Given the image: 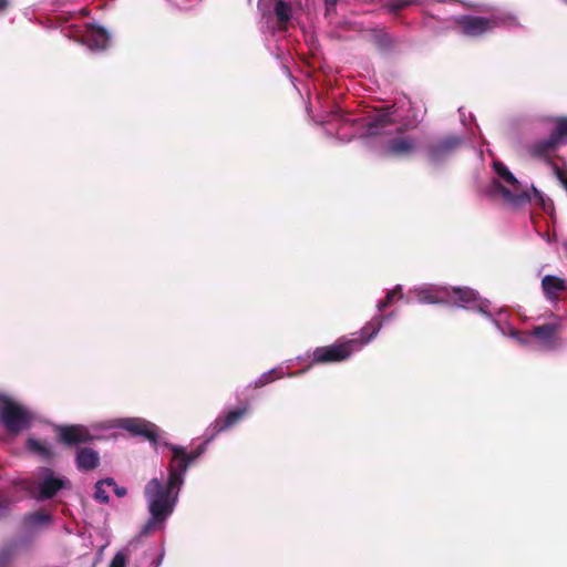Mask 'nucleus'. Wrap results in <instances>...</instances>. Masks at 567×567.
Instances as JSON below:
<instances>
[{
    "label": "nucleus",
    "mask_w": 567,
    "mask_h": 567,
    "mask_svg": "<svg viewBox=\"0 0 567 567\" xmlns=\"http://www.w3.org/2000/svg\"><path fill=\"white\" fill-rule=\"evenodd\" d=\"M181 487L179 485H171L169 480L165 484L157 477L148 481L144 489L151 513L146 528L162 524L168 518L176 506Z\"/></svg>",
    "instance_id": "nucleus-1"
},
{
    "label": "nucleus",
    "mask_w": 567,
    "mask_h": 567,
    "mask_svg": "<svg viewBox=\"0 0 567 567\" xmlns=\"http://www.w3.org/2000/svg\"><path fill=\"white\" fill-rule=\"evenodd\" d=\"M494 169L505 183L513 186V190L502 185L498 181H493L491 185L492 194H501L504 200L514 208H519L529 203V195L526 192L520 190L519 182L505 164L502 162H495Z\"/></svg>",
    "instance_id": "nucleus-2"
},
{
    "label": "nucleus",
    "mask_w": 567,
    "mask_h": 567,
    "mask_svg": "<svg viewBox=\"0 0 567 567\" xmlns=\"http://www.w3.org/2000/svg\"><path fill=\"white\" fill-rule=\"evenodd\" d=\"M362 348L359 339L340 338L334 343L317 347L311 354V364H330L348 360Z\"/></svg>",
    "instance_id": "nucleus-3"
},
{
    "label": "nucleus",
    "mask_w": 567,
    "mask_h": 567,
    "mask_svg": "<svg viewBox=\"0 0 567 567\" xmlns=\"http://www.w3.org/2000/svg\"><path fill=\"white\" fill-rule=\"evenodd\" d=\"M515 19L507 14H492L491 17L464 14L456 19L461 32L471 38H478L495 28L508 24Z\"/></svg>",
    "instance_id": "nucleus-4"
},
{
    "label": "nucleus",
    "mask_w": 567,
    "mask_h": 567,
    "mask_svg": "<svg viewBox=\"0 0 567 567\" xmlns=\"http://www.w3.org/2000/svg\"><path fill=\"white\" fill-rule=\"evenodd\" d=\"M31 414L22 405L0 393V422L11 434L20 433L30 424Z\"/></svg>",
    "instance_id": "nucleus-5"
},
{
    "label": "nucleus",
    "mask_w": 567,
    "mask_h": 567,
    "mask_svg": "<svg viewBox=\"0 0 567 567\" xmlns=\"http://www.w3.org/2000/svg\"><path fill=\"white\" fill-rule=\"evenodd\" d=\"M70 487L71 483L68 478L56 477L51 468H43L42 477L29 491L37 501L42 502L53 498L61 489Z\"/></svg>",
    "instance_id": "nucleus-6"
},
{
    "label": "nucleus",
    "mask_w": 567,
    "mask_h": 567,
    "mask_svg": "<svg viewBox=\"0 0 567 567\" xmlns=\"http://www.w3.org/2000/svg\"><path fill=\"white\" fill-rule=\"evenodd\" d=\"M559 147L560 145L549 135L545 138L532 142L526 147V153L530 158L537 162H543L551 168L553 164H557L555 158L566 163L563 157L556 155Z\"/></svg>",
    "instance_id": "nucleus-7"
},
{
    "label": "nucleus",
    "mask_w": 567,
    "mask_h": 567,
    "mask_svg": "<svg viewBox=\"0 0 567 567\" xmlns=\"http://www.w3.org/2000/svg\"><path fill=\"white\" fill-rule=\"evenodd\" d=\"M117 426L133 436H142L154 446L158 443L159 427L151 421L141 417H126L118 420Z\"/></svg>",
    "instance_id": "nucleus-8"
},
{
    "label": "nucleus",
    "mask_w": 567,
    "mask_h": 567,
    "mask_svg": "<svg viewBox=\"0 0 567 567\" xmlns=\"http://www.w3.org/2000/svg\"><path fill=\"white\" fill-rule=\"evenodd\" d=\"M173 455L168 464V478L171 481V485H179L184 484V476L187 472L190 463L186 456V450L179 445H174L169 443H165Z\"/></svg>",
    "instance_id": "nucleus-9"
},
{
    "label": "nucleus",
    "mask_w": 567,
    "mask_h": 567,
    "mask_svg": "<svg viewBox=\"0 0 567 567\" xmlns=\"http://www.w3.org/2000/svg\"><path fill=\"white\" fill-rule=\"evenodd\" d=\"M55 432L58 441L70 447L86 444L94 440L90 430L82 424L59 425Z\"/></svg>",
    "instance_id": "nucleus-10"
},
{
    "label": "nucleus",
    "mask_w": 567,
    "mask_h": 567,
    "mask_svg": "<svg viewBox=\"0 0 567 567\" xmlns=\"http://www.w3.org/2000/svg\"><path fill=\"white\" fill-rule=\"evenodd\" d=\"M463 143L462 137L447 135L427 145V156L433 163H439L452 155Z\"/></svg>",
    "instance_id": "nucleus-11"
},
{
    "label": "nucleus",
    "mask_w": 567,
    "mask_h": 567,
    "mask_svg": "<svg viewBox=\"0 0 567 567\" xmlns=\"http://www.w3.org/2000/svg\"><path fill=\"white\" fill-rule=\"evenodd\" d=\"M249 405L246 403L226 413L225 416L217 417L208 427V441H213L221 432L235 426L248 413Z\"/></svg>",
    "instance_id": "nucleus-12"
},
{
    "label": "nucleus",
    "mask_w": 567,
    "mask_h": 567,
    "mask_svg": "<svg viewBox=\"0 0 567 567\" xmlns=\"http://www.w3.org/2000/svg\"><path fill=\"white\" fill-rule=\"evenodd\" d=\"M559 331V323L549 322L533 327L529 336H533L544 349L554 350L560 344Z\"/></svg>",
    "instance_id": "nucleus-13"
},
{
    "label": "nucleus",
    "mask_w": 567,
    "mask_h": 567,
    "mask_svg": "<svg viewBox=\"0 0 567 567\" xmlns=\"http://www.w3.org/2000/svg\"><path fill=\"white\" fill-rule=\"evenodd\" d=\"M416 148L412 136H398L390 140L383 151L386 156L402 157L412 154Z\"/></svg>",
    "instance_id": "nucleus-14"
},
{
    "label": "nucleus",
    "mask_w": 567,
    "mask_h": 567,
    "mask_svg": "<svg viewBox=\"0 0 567 567\" xmlns=\"http://www.w3.org/2000/svg\"><path fill=\"white\" fill-rule=\"evenodd\" d=\"M293 17L292 6L285 0H276L272 9V18L278 31H287Z\"/></svg>",
    "instance_id": "nucleus-15"
},
{
    "label": "nucleus",
    "mask_w": 567,
    "mask_h": 567,
    "mask_svg": "<svg viewBox=\"0 0 567 567\" xmlns=\"http://www.w3.org/2000/svg\"><path fill=\"white\" fill-rule=\"evenodd\" d=\"M542 289L546 299L555 301L560 293L567 291V280L554 275H546L542 279Z\"/></svg>",
    "instance_id": "nucleus-16"
},
{
    "label": "nucleus",
    "mask_w": 567,
    "mask_h": 567,
    "mask_svg": "<svg viewBox=\"0 0 567 567\" xmlns=\"http://www.w3.org/2000/svg\"><path fill=\"white\" fill-rule=\"evenodd\" d=\"M74 462L79 471H93L100 465V454L91 447H81L76 451Z\"/></svg>",
    "instance_id": "nucleus-17"
},
{
    "label": "nucleus",
    "mask_w": 567,
    "mask_h": 567,
    "mask_svg": "<svg viewBox=\"0 0 567 567\" xmlns=\"http://www.w3.org/2000/svg\"><path fill=\"white\" fill-rule=\"evenodd\" d=\"M83 41L91 49L103 50L109 45L110 34L104 28L92 25L87 28Z\"/></svg>",
    "instance_id": "nucleus-18"
},
{
    "label": "nucleus",
    "mask_w": 567,
    "mask_h": 567,
    "mask_svg": "<svg viewBox=\"0 0 567 567\" xmlns=\"http://www.w3.org/2000/svg\"><path fill=\"white\" fill-rule=\"evenodd\" d=\"M554 127L550 136L561 146L567 144V116H555L550 118Z\"/></svg>",
    "instance_id": "nucleus-19"
},
{
    "label": "nucleus",
    "mask_w": 567,
    "mask_h": 567,
    "mask_svg": "<svg viewBox=\"0 0 567 567\" xmlns=\"http://www.w3.org/2000/svg\"><path fill=\"white\" fill-rule=\"evenodd\" d=\"M392 123L391 113L388 111H381L373 117L369 118L365 127L371 135H375L379 130L390 125Z\"/></svg>",
    "instance_id": "nucleus-20"
},
{
    "label": "nucleus",
    "mask_w": 567,
    "mask_h": 567,
    "mask_svg": "<svg viewBox=\"0 0 567 567\" xmlns=\"http://www.w3.org/2000/svg\"><path fill=\"white\" fill-rule=\"evenodd\" d=\"M383 317L379 316L369 321L360 332L358 338L362 342V347L368 343L381 329Z\"/></svg>",
    "instance_id": "nucleus-21"
},
{
    "label": "nucleus",
    "mask_w": 567,
    "mask_h": 567,
    "mask_svg": "<svg viewBox=\"0 0 567 567\" xmlns=\"http://www.w3.org/2000/svg\"><path fill=\"white\" fill-rule=\"evenodd\" d=\"M453 293L463 307L472 306L477 301V293L471 288H454Z\"/></svg>",
    "instance_id": "nucleus-22"
},
{
    "label": "nucleus",
    "mask_w": 567,
    "mask_h": 567,
    "mask_svg": "<svg viewBox=\"0 0 567 567\" xmlns=\"http://www.w3.org/2000/svg\"><path fill=\"white\" fill-rule=\"evenodd\" d=\"M52 519L51 515L44 511H37L25 515L24 523L25 525L33 527L39 525H44L50 523Z\"/></svg>",
    "instance_id": "nucleus-23"
},
{
    "label": "nucleus",
    "mask_w": 567,
    "mask_h": 567,
    "mask_svg": "<svg viewBox=\"0 0 567 567\" xmlns=\"http://www.w3.org/2000/svg\"><path fill=\"white\" fill-rule=\"evenodd\" d=\"M280 378L281 374L278 373L277 370L272 369L268 372L262 373L256 381H254V383L249 384V388L260 389Z\"/></svg>",
    "instance_id": "nucleus-24"
},
{
    "label": "nucleus",
    "mask_w": 567,
    "mask_h": 567,
    "mask_svg": "<svg viewBox=\"0 0 567 567\" xmlns=\"http://www.w3.org/2000/svg\"><path fill=\"white\" fill-rule=\"evenodd\" d=\"M402 297V289L400 286L395 287L394 289L388 291L385 298L379 302L378 308L380 311H383L388 307L392 305L395 298Z\"/></svg>",
    "instance_id": "nucleus-25"
},
{
    "label": "nucleus",
    "mask_w": 567,
    "mask_h": 567,
    "mask_svg": "<svg viewBox=\"0 0 567 567\" xmlns=\"http://www.w3.org/2000/svg\"><path fill=\"white\" fill-rule=\"evenodd\" d=\"M373 39L375 45L382 51L390 50L394 43L392 38L384 32L377 33Z\"/></svg>",
    "instance_id": "nucleus-26"
},
{
    "label": "nucleus",
    "mask_w": 567,
    "mask_h": 567,
    "mask_svg": "<svg viewBox=\"0 0 567 567\" xmlns=\"http://www.w3.org/2000/svg\"><path fill=\"white\" fill-rule=\"evenodd\" d=\"M27 446H28L29 450H31V451L40 454V455H43V456H50L51 455L50 449L48 446H45L39 440L29 439L27 441Z\"/></svg>",
    "instance_id": "nucleus-27"
},
{
    "label": "nucleus",
    "mask_w": 567,
    "mask_h": 567,
    "mask_svg": "<svg viewBox=\"0 0 567 567\" xmlns=\"http://www.w3.org/2000/svg\"><path fill=\"white\" fill-rule=\"evenodd\" d=\"M412 0H391L385 4V8L391 13H398L409 7Z\"/></svg>",
    "instance_id": "nucleus-28"
},
{
    "label": "nucleus",
    "mask_w": 567,
    "mask_h": 567,
    "mask_svg": "<svg viewBox=\"0 0 567 567\" xmlns=\"http://www.w3.org/2000/svg\"><path fill=\"white\" fill-rule=\"evenodd\" d=\"M210 441H208V435H207V431L205 432V441L197 446L196 450L192 451V452H186V456L189 461V463L192 464L195 460H197L200 455H203L206 451V446L207 444L209 443Z\"/></svg>",
    "instance_id": "nucleus-29"
},
{
    "label": "nucleus",
    "mask_w": 567,
    "mask_h": 567,
    "mask_svg": "<svg viewBox=\"0 0 567 567\" xmlns=\"http://www.w3.org/2000/svg\"><path fill=\"white\" fill-rule=\"evenodd\" d=\"M551 171L554 175L557 177L561 186L567 192V165H564V167H560L558 164H553Z\"/></svg>",
    "instance_id": "nucleus-30"
},
{
    "label": "nucleus",
    "mask_w": 567,
    "mask_h": 567,
    "mask_svg": "<svg viewBox=\"0 0 567 567\" xmlns=\"http://www.w3.org/2000/svg\"><path fill=\"white\" fill-rule=\"evenodd\" d=\"M94 498L102 504L109 503L110 497L104 488V482H96L94 488Z\"/></svg>",
    "instance_id": "nucleus-31"
},
{
    "label": "nucleus",
    "mask_w": 567,
    "mask_h": 567,
    "mask_svg": "<svg viewBox=\"0 0 567 567\" xmlns=\"http://www.w3.org/2000/svg\"><path fill=\"white\" fill-rule=\"evenodd\" d=\"M126 566V556L123 553H117L109 567H125Z\"/></svg>",
    "instance_id": "nucleus-32"
},
{
    "label": "nucleus",
    "mask_w": 567,
    "mask_h": 567,
    "mask_svg": "<svg viewBox=\"0 0 567 567\" xmlns=\"http://www.w3.org/2000/svg\"><path fill=\"white\" fill-rule=\"evenodd\" d=\"M419 299L421 301H424V302H429V303H435L437 302V299L435 298L434 295H432L431 292L429 291H420L419 292Z\"/></svg>",
    "instance_id": "nucleus-33"
},
{
    "label": "nucleus",
    "mask_w": 567,
    "mask_h": 567,
    "mask_svg": "<svg viewBox=\"0 0 567 567\" xmlns=\"http://www.w3.org/2000/svg\"><path fill=\"white\" fill-rule=\"evenodd\" d=\"M511 336L513 338H515L519 343L522 344H526L528 343V339H529V332L526 334V336H523L519 331L517 330H512L511 331Z\"/></svg>",
    "instance_id": "nucleus-34"
},
{
    "label": "nucleus",
    "mask_w": 567,
    "mask_h": 567,
    "mask_svg": "<svg viewBox=\"0 0 567 567\" xmlns=\"http://www.w3.org/2000/svg\"><path fill=\"white\" fill-rule=\"evenodd\" d=\"M114 493L118 496V497H123L126 495L127 491L125 487H120V486H115L114 487Z\"/></svg>",
    "instance_id": "nucleus-35"
},
{
    "label": "nucleus",
    "mask_w": 567,
    "mask_h": 567,
    "mask_svg": "<svg viewBox=\"0 0 567 567\" xmlns=\"http://www.w3.org/2000/svg\"><path fill=\"white\" fill-rule=\"evenodd\" d=\"M100 482H104V486L107 485V486H113L115 487L116 486V483L113 478H104V480H101Z\"/></svg>",
    "instance_id": "nucleus-36"
},
{
    "label": "nucleus",
    "mask_w": 567,
    "mask_h": 567,
    "mask_svg": "<svg viewBox=\"0 0 567 567\" xmlns=\"http://www.w3.org/2000/svg\"><path fill=\"white\" fill-rule=\"evenodd\" d=\"M6 512H7V506L0 499V517L3 516L6 514Z\"/></svg>",
    "instance_id": "nucleus-37"
},
{
    "label": "nucleus",
    "mask_w": 567,
    "mask_h": 567,
    "mask_svg": "<svg viewBox=\"0 0 567 567\" xmlns=\"http://www.w3.org/2000/svg\"><path fill=\"white\" fill-rule=\"evenodd\" d=\"M8 7V0H0V12Z\"/></svg>",
    "instance_id": "nucleus-38"
},
{
    "label": "nucleus",
    "mask_w": 567,
    "mask_h": 567,
    "mask_svg": "<svg viewBox=\"0 0 567 567\" xmlns=\"http://www.w3.org/2000/svg\"><path fill=\"white\" fill-rule=\"evenodd\" d=\"M564 248L567 251V241L564 244Z\"/></svg>",
    "instance_id": "nucleus-39"
}]
</instances>
